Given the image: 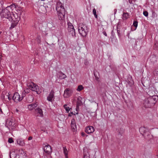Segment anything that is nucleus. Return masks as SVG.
I'll list each match as a JSON object with an SVG mask.
<instances>
[{
  "label": "nucleus",
  "mask_w": 158,
  "mask_h": 158,
  "mask_svg": "<svg viewBox=\"0 0 158 158\" xmlns=\"http://www.w3.org/2000/svg\"><path fill=\"white\" fill-rule=\"evenodd\" d=\"M117 132L120 135H121L123 132V128L119 129H118Z\"/></svg>",
  "instance_id": "32"
},
{
  "label": "nucleus",
  "mask_w": 158,
  "mask_h": 158,
  "mask_svg": "<svg viewBox=\"0 0 158 158\" xmlns=\"http://www.w3.org/2000/svg\"><path fill=\"white\" fill-rule=\"evenodd\" d=\"M56 10L58 17L59 20H63L65 17V10L63 4L60 2L56 4Z\"/></svg>",
  "instance_id": "1"
},
{
  "label": "nucleus",
  "mask_w": 158,
  "mask_h": 158,
  "mask_svg": "<svg viewBox=\"0 0 158 158\" xmlns=\"http://www.w3.org/2000/svg\"><path fill=\"white\" fill-rule=\"evenodd\" d=\"M54 91L52 90L51 91L48 96L47 97V100L49 102H52L53 99L54 98Z\"/></svg>",
  "instance_id": "14"
},
{
  "label": "nucleus",
  "mask_w": 158,
  "mask_h": 158,
  "mask_svg": "<svg viewBox=\"0 0 158 158\" xmlns=\"http://www.w3.org/2000/svg\"><path fill=\"white\" fill-rule=\"evenodd\" d=\"M115 41H116V40H117V39H115Z\"/></svg>",
  "instance_id": "52"
},
{
  "label": "nucleus",
  "mask_w": 158,
  "mask_h": 158,
  "mask_svg": "<svg viewBox=\"0 0 158 158\" xmlns=\"http://www.w3.org/2000/svg\"><path fill=\"white\" fill-rule=\"evenodd\" d=\"M138 24V22L137 21H134L133 23V25L135 27V28L134 29V30H135Z\"/></svg>",
  "instance_id": "28"
},
{
  "label": "nucleus",
  "mask_w": 158,
  "mask_h": 158,
  "mask_svg": "<svg viewBox=\"0 0 158 158\" xmlns=\"http://www.w3.org/2000/svg\"><path fill=\"white\" fill-rule=\"evenodd\" d=\"M7 97H8V99L9 101L11 99V97H10V95L9 93L8 94V95H7Z\"/></svg>",
  "instance_id": "42"
},
{
  "label": "nucleus",
  "mask_w": 158,
  "mask_h": 158,
  "mask_svg": "<svg viewBox=\"0 0 158 158\" xmlns=\"http://www.w3.org/2000/svg\"><path fill=\"white\" fill-rule=\"evenodd\" d=\"M35 114L37 116L42 117L44 116L43 111L41 108L39 107L35 109Z\"/></svg>",
  "instance_id": "10"
},
{
  "label": "nucleus",
  "mask_w": 158,
  "mask_h": 158,
  "mask_svg": "<svg viewBox=\"0 0 158 158\" xmlns=\"http://www.w3.org/2000/svg\"><path fill=\"white\" fill-rule=\"evenodd\" d=\"M71 126L73 131L75 132L77 130V127L75 121L74 119H72L71 121Z\"/></svg>",
  "instance_id": "13"
},
{
  "label": "nucleus",
  "mask_w": 158,
  "mask_h": 158,
  "mask_svg": "<svg viewBox=\"0 0 158 158\" xmlns=\"http://www.w3.org/2000/svg\"><path fill=\"white\" fill-rule=\"evenodd\" d=\"M12 99L15 102H17L22 100L23 98H20L19 94L17 92H16L13 95Z\"/></svg>",
  "instance_id": "9"
},
{
  "label": "nucleus",
  "mask_w": 158,
  "mask_h": 158,
  "mask_svg": "<svg viewBox=\"0 0 158 158\" xmlns=\"http://www.w3.org/2000/svg\"><path fill=\"white\" fill-rule=\"evenodd\" d=\"M149 99V100H150L152 103V104L154 105L155 103V101L157 99L158 96L156 95H153L151 96H150L149 98H148Z\"/></svg>",
  "instance_id": "18"
},
{
  "label": "nucleus",
  "mask_w": 158,
  "mask_h": 158,
  "mask_svg": "<svg viewBox=\"0 0 158 158\" xmlns=\"http://www.w3.org/2000/svg\"><path fill=\"white\" fill-rule=\"evenodd\" d=\"M8 142L9 143H13L14 141L13 139L12 138H9L8 140Z\"/></svg>",
  "instance_id": "34"
},
{
  "label": "nucleus",
  "mask_w": 158,
  "mask_h": 158,
  "mask_svg": "<svg viewBox=\"0 0 158 158\" xmlns=\"http://www.w3.org/2000/svg\"><path fill=\"white\" fill-rule=\"evenodd\" d=\"M38 106L37 102L29 104L27 105V108L30 110H34Z\"/></svg>",
  "instance_id": "16"
},
{
  "label": "nucleus",
  "mask_w": 158,
  "mask_h": 158,
  "mask_svg": "<svg viewBox=\"0 0 158 158\" xmlns=\"http://www.w3.org/2000/svg\"><path fill=\"white\" fill-rule=\"evenodd\" d=\"M16 111L17 112H18L19 111V110L17 109L16 110Z\"/></svg>",
  "instance_id": "49"
},
{
  "label": "nucleus",
  "mask_w": 158,
  "mask_h": 158,
  "mask_svg": "<svg viewBox=\"0 0 158 158\" xmlns=\"http://www.w3.org/2000/svg\"><path fill=\"white\" fill-rule=\"evenodd\" d=\"M46 6V12L47 11H50V10H51V8L49 7H48V6H47L46 5H45Z\"/></svg>",
  "instance_id": "35"
},
{
  "label": "nucleus",
  "mask_w": 158,
  "mask_h": 158,
  "mask_svg": "<svg viewBox=\"0 0 158 158\" xmlns=\"http://www.w3.org/2000/svg\"><path fill=\"white\" fill-rule=\"evenodd\" d=\"M143 104L145 108H149L154 105L152 104L151 101L149 100V98L145 99L144 101Z\"/></svg>",
  "instance_id": "11"
},
{
  "label": "nucleus",
  "mask_w": 158,
  "mask_h": 158,
  "mask_svg": "<svg viewBox=\"0 0 158 158\" xmlns=\"http://www.w3.org/2000/svg\"><path fill=\"white\" fill-rule=\"evenodd\" d=\"M81 135L82 136L84 137L85 135V134L83 132H82L81 133Z\"/></svg>",
  "instance_id": "44"
},
{
  "label": "nucleus",
  "mask_w": 158,
  "mask_h": 158,
  "mask_svg": "<svg viewBox=\"0 0 158 158\" xmlns=\"http://www.w3.org/2000/svg\"><path fill=\"white\" fill-rule=\"evenodd\" d=\"M43 149L47 155L50 154L52 152V150L51 146L47 143L43 144Z\"/></svg>",
  "instance_id": "8"
},
{
  "label": "nucleus",
  "mask_w": 158,
  "mask_h": 158,
  "mask_svg": "<svg viewBox=\"0 0 158 158\" xmlns=\"http://www.w3.org/2000/svg\"><path fill=\"white\" fill-rule=\"evenodd\" d=\"M13 123L12 122V121H10L9 122V123H8V125L9 126H11V125H13Z\"/></svg>",
  "instance_id": "43"
},
{
  "label": "nucleus",
  "mask_w": 158,
  "mask_h": 158,
  "mask_svg": "<svg viewBox=\"0 0 158 158\" xmlns=\"http://www.w3.org/2000/svg\"><path fill=\"white\" fill-rule=\"evenodd\" d=\"M73 93V90L69 89L67 88L64 91V96L65 98H68L71 96Z\"/></svg>",
  "instance_id": "12"
},
{
  "label": "nucleus",
  "mask_w": 158,
  "mask_h": 158,
  "mask_svg": "<svg viewBox=\"0 0 158 158\" xmlns=\"http://www.w3.org/2000/svg\"><path fill=\"white\" fill-rule=\"evenodd\" d=\"M114 37H113V38H111V41L113 42V41L114 39Z\"/></svg>",
  "instance_id": "48"
},
{
  "label": "nucleus",
  "mask_w": 158,
  "mask_h": 158,
  "mask_svg": "<svg viewBox=\"0 0 158 158\" xmlns=\"http://www.w3.org/2000/svg\"><path fill=\"white\" fill-rule=\"evenodd\" d=\"M78 29L80 35L83 37H85L89 31L88 26L83 23H81L79 24Z\"/></svg>",
  "instance_id": "3"
},
{
  "label": "nucleus",
  "mask_w": 158,
  "mask_h": 158,
  "mask_svg": "<svg viewBox=\"0 0 158 158\" xmlns=\"http://www.w3.org/2000/svg\"><path fill=\"white\" fill-rule=\"evenodd\" d=\"M139 131L147 140H149L152 138V136L148 131V129L145 127H140L139 129Z\"/></svg>",
  "instance_id": "4"
},
{
  "label": "nucleus",
  "mask_w": 158,
  "mask_h": 158,
  "mask_svg": "<svg viewBox=\"0 0 158 158\" xmlns=\"http://www.w3.org/2000/svg\"><path fill=\"white\" fill-rule=\"evenodd\" d=\"M103 34L106 36H107V35L106 32L105 31L103 32Z\"/></svg>",
  "instance_id": "45"
},
{
  "label": "nucleus",
  "mask_w": 158,
  "mask_h": 158,
  "mask_svg": "<svg viewBox=\"0 0 158 158\" xmlns=\"http://www.w3.org/2000/svg\"><path fill=\"white\" fill-rule=\"evenodd\" d=\"M63 152L66 158H68V151L67 150L66 147H63Z\"/></svg>",
  "instance_id": "27"
},
{
  "label": "nucleus",
  "mask_w": 158,
  "mask_h": 158,
  "mask_svg": "<svg viewBox=\"0 0 158 158\" xmlns=\"http://www.w3.org/2000/svg\"><path fill=\"white\" fill-rule=\"evenodd\" d=\"M129 18V14L127 13L123 12L122 15V19L123 20H126Z\"/></svg>",
  "instance_id": "21"
},
{
  "label": "nucleus",
  "mask_w": 158,
  "mask_h": 158,
  "mask_svg": "<svg viewBox=\"0 0 158 158\" xmlns=\"http://www.w3.org/2000/svg\"><path fill=\"white\" fill-rule=\"evenodd\" d=\"M94 131V128L92 126H89L85 128V131L87 134L93 133Z\"/></svg>",
  "instance_id": "15"
},
{
  "label": "nucleus",
  "mask_w": 158,
  "mask_h": 158,
  "mask_svg": "<svg viewBox=\"0 0 158 158\" xmlns=\"http://www.w3.org/2000/svg\"><path fill=\"white\" fill-rule=\"evenodd\" d=\"M10 158H20L19 155L15 153H12L10 154Z\"/></svg>",
  "instance_id": "20"
},
{
  "label": "nucleus",
  "mask_w": 158,
  "mask_h": 158,
  "mask_svg": "<svg viewBox=\"0 0 158 158\" xmlns=\"http://www.w3.org/2000/svg\"><path fill=\"white\" fill-rule=\"evenodd\" d=\"M24 91L23 92V93H22V96L21 97H20V98H23H23L25 96V95H26V94H25V93H24Z\"/></svg>",
  "instance_id": "40"
},
{
  "label": "nucleus",
  "mask_w": 158,
  "mask_h": 158,
  "mask_svg": "<svg viewBox=\"0 0 158 158\" xmlns=\"http://www.w3.org/2000/svg\"><path fill=\"white\" fill-rule=\"evenodd\" d=\"M21 14V12L20 14H17L16 13L14 14L12 13L9 21L11 22V26L10 27V29L15 27L18 24L20 20V15Z\"/></svg>",
  "instance_id": "2"
},
{
  "label": "nucleus",
  "mask_w": 158,
  "mask_h": 158,
  "mask_svg": "<svg viewBox=\"0 0 158 158\" xmlns=\"http://www.w3.org/2000/svg\"><path fill=\"white\" fill-rule=\"evenodd\" d=\"M126 82L130 86H131L133 84V80L132 79L131 77H129L127 78L126 80Z\"/></svg>",
  "instance_id": "19"
},
{
  "label": "nucleus",
  "mask_w": 158,
  "mask_h": 158,
  "mask_svg": "<svg viewBox=\"0 0 158 158\" xmlns=\"http://www.w3.org/2000/svg\"><path fill=\"white\" fill-rule=\"evenodd\" d=\"M71 114H73V112H71Z\"/></svg>",
  "instance_id": "51"
},
{
  "label": "nucleus",
  "mask_w": 158,
  "mask_h": 158,
  "mask_svg": "<svg viewBox=\"0 0 158 158\" xmlns=\"http://www.w3.org/2000/svg\"><path fill=\"white\" fill-rule=\"evenodd\" d=\"M27 86L32 91L36 92L38 94H40L41 92L40 91L38 86L33 82L28 84Z\"/></svg>",
  "instance_id": "5"
},
{
  "label": "nucleus",
  "mask_w": 158,
  "mask_h": 158,
  "mask_svg": "<svg viewBox=\"0 0 158 158\" xmlns=\"http://www.w3.org/2000/svg\"><path fill=\"white\" fill-rule=\"evenodd\" d=\"M37 39H38L39 40V43H40V36H37Z\"/></svg>",
  "instance_id": "47"
},
{
  "label": "nucleus",
  "mask_w": 158,
  "mask_h": 158,
  "mask_svg": "<svg viewBox=\"0 0 158 158\" xmlns=\"http://www.w3.org/2000/svg\"><path fill=\"white\" fill-rule=\"evenodd\" d=\"M83 158H89V156L85 154H84Z\"/></svg>",
  "instance_id": "39"
},
{
  "label": "nucleus",
  "mask_w": 158,
  "mask_h": 158,
  "mask_svg": "<svg viewBox=\"0 0 158 158\" xmlns=\"http://www.w3.org/2000/svg\"><path fill=\"white\" fill-rule=\"evenodd\" d=\"M67 25L68 26L67 30L71 34L72 36L75 35V32L72 23L69 22H68Z\"/></svg>",
  "instance_id": "7"
},
{
  "label": "nucleus",
  "mask_w": 158,
  "mask_h": 158,
  "mask_svg": "<svg viewBox=\"0 0 158 158\" xmlns=\"http://www.w3.org/2000/svg\"><path fill=\"white\" fill-rule=\"evenodd\" d=\"M32 139V137L31 136H30L28 138V140H30Z\"/></svg>",
  "instance_id": "46"
},
{
  "label": "nucleus",
  "mask_w": 158,
  "mask_h": 158,
  "mask_svg": "<svg viewBox=\"0 0 158 158\" xmlns=\"http://www.w3.org/2000/svg\"><path fill=\"white\" fill-rule=\"evenodd\" d=\"M17 143L20 146H23L24 144L23 140L22 139H18L17 140Z\"/></svg>",
  "instance_id": "22"
},
{
  "label": "nucleus",
  "mask_w": 158,
  "mask_h": 158,
  "mask_svg": "<svg viewBox=\"0 0 158 158\" xmlns=\"http://www.w3.org/2000/svg\"><path fill=\"white\" fill-rule=\"evenodd\" d=\"M30 89L29 88H27L24 90V92H25V93L27 94L30 92Z\"/></svg>",
  "instance_id": "36"
},
{
  "label": "nucleus",
  "mask_w": 158,
  "mask_h": 158,
  "mask_svg": "<svg viewBox=\"0 0 158 158\" xmlns=\"http://www.w3.org/2000/svg\"><path fill=\"white\" fill-rule=\"evenodd\" d=\"M59 78L61 79H64L66 77V76L61 72L59 73Z\"/></svg>",
  "instance_id": "25"
},
{
  "label": "nucleus",
  "mask_w": 158,
  "mask_h": 158,
  "mask_svg": "<svg viewBox=\"0 0 158 158\" xmlns=\"http://www.w3.org/2000/svg\"><path fill=\"white\" fill-rule=\"evenodd\" d=\"M9 7H6L5 9H3L2 11V15L6 18L8 19L9 20L11 19V17L12 13L10 12L9 10Z\"/></svg>",
  "instance_id": "6"
},
{
  "label": "nucleus",
  "mask_w": 158,
  "mask_h": 158,
  "mask_svg": "<svg viewBox=\"0 0 158 158\" xmlns=\"http://www.w3.org/2000/svg\"><path fill=\"white\" fill-rule=\"evenodd\" d=\"M153 74L155 76H158V69H155L153 71Z\"/></svg>",
  "instance_id": "31"
},
{
  "label": "nucleus",
  "mask_w": 158,
  "mask_h": 158,
  "mask_svg": "<svg viewBox=\"0 0 158 158\" xmlns=\"http://www.w3.org/2000/svg\"><path fill=\"white\" fill-rule=\"evenodd\" d=\"M81 98L80 97L77 98V107L80 106L82 105V103L81 100Z\"/></svg>",
  "instance_id": "26"
},
{
  "label": "nucleus",
  "mask_w": 158,
  "mask_h": 158,
  "mask_svg": "<svg viewBox=\"0 0 158 158\" xmlns=\"http://www.w3.org/2000/svg\"><path fill=\"white\" fill-rule=\"evenodd\" d=\"M93 13L94 14L95 18H97L98 16L97 15L96 11L95 8H94L93 10Z\"/></svg>",
  "instance_id": "33"
},
{
  "label": "nucleus",
  "mask_w": 158,
  "mask_h": 158,
  "mask_svg": "<svg viewBox=\"0 0 158 158\" xmlns=\"http://www.w3.org/2000/svg\"><path fill=\"white\" fill-rule=\"evenodd\" d=\"M34 100V98L32 95H29L27 98V101L29 103L31 102Z\"/></svg>",
  "instance_id": "23"
},
{
  "label": "nucleus",
  "mask_w": 158,
  "mask_h": 158,
  "mask_svg": "<svg viewBox=\"0 0 158 158\" xmlns=\"http://www.w3.org/2000/svg\"><path fill=\"white\" fill-rule=\"evenodd\" d=\"M64 107L67 112H69V111L70 110L71 108L69 107L67 105H64Z\"/></svg>",
  "instance_id": "29"
},
{
  "label": "nucleus",
  "mask_w": 158,
  "mask_h": 158,
  "mask_svg": "<svg viewBox=\"0 0 158 158\" xmlns=\"http://www.w3.org/2000/svg\"><path fill=\"white\" fill-rule=\"evenodd\" d=\"M117 33L119 37L120 38L121 37V35L120 33V31L119 30H117Z\"/></svg>",
  "instance_id": "38"
},
{
  "label": "nucleus",
  "mask_w": 158,
  "mask_h": 158,
  "mask_svg": "<svg viewBox=\"0 0 158 158\" xmlns=\"http://www.w3.org/2000/svg\"><path fill=\"white\" fill-rule=\"evenodd\" d=\"M94 74L95 78V79L97 81H99V77L96 75L95 74L94 72Z\"/></svg>",
  "instance_id": "41"
},
{
  "label": "nucleus",
  "mask_w": 158,
  "mask_h": 158,
  "mask_svg": "<svg viewBox=\"0 0 158 158\" xmlns=\"http://www.w3.org/2000/svg\"><path fill=\"white\" fill-rule=\"evenodd\" d=\"M40 13L43 14H45L46 13V6H41L39 8L38 10Z\"/></svg>",
  "instance_id": "17"
},
{
  "label": "nucleus",
  "mask_w": 158,
  "mask_h": 158,
  "mask_svg": "<svg viewBox=\"0 0 158 158\" xmlns=\"http://www.w3.org/2000/svg\"><path fill=\"white\" fill-rule=\"evenodd\" d=\"M143 15L146 17H147L148 15V13L147 11H144L143 12Z\"/></svg>",
  "instance_id": "37"
},
{
  "label": "nucleus",
  "mask_w": 158,
  "mask_h": 158,
  "mask_svg": "<svg viewBox=\"0 0 158 158\" xmlns=\"http://www.w3.org/2000/svg\"><path fill=\"white\" fill-rule=\"evenodd\" d=\"M83 89V87L81 85H79L78 86L77 90L78 91H80Z\"/></svg>",
  "instance_id": "30"
},
{
  "label": "nucleus",
  "mask_w": 158,
  "mask_h": 158,
  "mask_svg": "<svg viewBox=\"0 0 158 158\" xmlns=\"http://www.w3.org/2000/svg\"><path fill=\"white\" fill-rule=\"evenodd\" d=\"M86 63H87V62H86V63H85V64H86Z\"/></svg>",
  "instance_id": "50"
},
{
  "label": "nucleus",
  "mask_w": 158,
  "mask_h": 158,
  "mask_svg": "<svg viewBox=\"0 0 158 158\" xmlns=\"http://www.w3.org/2000/svg\"><path fill=\"white\" fill-rule=\"evenodd\" d=\"M149 91L148 92V94L150 95V97L155 94V91L152 90V87H149Z\"/></svg>",
  "instance_id": "24"
}]
</instances>
